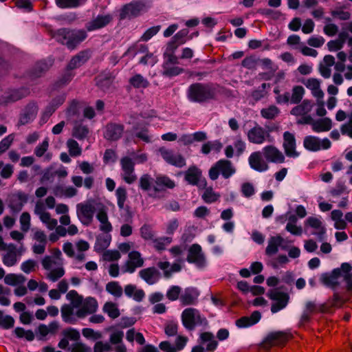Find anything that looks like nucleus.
Wrapping results in <instances>:
<instances>
[{
  "label": "nucleus",
  "mask_w": 352,
  "mask_h": 352,
  "mask_svg": "<svg viewBox=\"0 0 352 352\" xmlns=\"http://www.w3.org/2000/svg\"><path fill=\"white\" fill-rule=\"evenodd\" d=\"M66 298L70 303L62 306L60 309L62 319L67 323L75 324L78 319H81L77 315V313L80 311L82 296L79 295L75 290H71L67 294Z\"/></svg>",
  "instance_id": "obj_1"
},
{
  "label": "nucleus",
  "mask_w": 352,
  "mask_h": 352,
  "mask_svg": "<svg viewBox=\"0 0 352 352\" xmlns=\"http://www.w3.org/2000/svg\"><path fill=\"white\" fill-rule=\"evenodd\" d=\"M351 266L350 264L343 263L340 268L335 269L331 274H324L321 276V282L328 286L338 284L341 280L348 284H352Z\"/></svg>",
  "instance_id": "obj_2"
},
{
  "label": "nucleus",
  "mask_w": 352,
  "mask_h": 352,
  "mask_svg": "<svg viewBox=\"0 0 352 352\" xmlns=\"http://www.w3.org/2000/svg\"><path fill=\"white\" fill-rule=\"evenodd\" d=\"M181 319L183 326L188 330H193L196 327H205L208 324L206 317L195 308H186L182 314Z\"/></svg>",
  "instance_id": "obj_3"
},
{
  "label": "nucleus",
  "mask_w": 352,
  "mask_h": 352,
  "mask_svg": "<svg viewBox=\"0 0 352 352\" xmlns=\"http://www.w3.org/2000/svg\"><path fill=\"white\" fill-rule=\"evenodd\" d=\"M173 48L169 44L164 52V62L163 64V74L167 76H175L183 72V69L177 66V58L173 54Z\"/></svg>",
  "instance_id": "obj_4"
},
{
  "label": "nucleus",
  "mask_w": 352,
  "mask_h": 352,
  "mask_svg": "<svg viewBox=\"0 0 352 352\" xmlns=\"http://www.w3.org/2000/svg\"><path fill=\"white\" fill-rule=\"evenodd\" d=\"M235 172V168L230 161L221 160L211 167L209 170V177L211 179L215 180L221 173L222 176L227 179L233 175Z\"/></svg>",
  "instance_id": "obj_5"
},
{
  "label": "nucleus",
  "mask_w": 352,
  "mask_h": 352,
  "mask_svg": "<svg viewBox=\"0 0 352 352\" xmlns=\"http://www.w3.org/2000/svg\"><path fill=\"white\" fill-rule=\"evenodd\" d=\"M41 263L43 268L47 270L46 277L52 282L56 281L65 274L62 265L54 261L50 256H45Z\"/></svg>",
  "instance_id": "obj_6"
},
{
  "label": "nucleus",
  "mask_w": 352,
  "mask_h": 352,
  "mask_svg": "<svg viewBox=\"0 0 352 352\" xmlns=\"http://www.w3.org/2000/svg\"><path fill=\"white\" fill-rule=\"evenodd\" d=\"M144 263L142 254L138 250L129 252L127 259L121 268L122 273L133 274L138 268L142 267Z\"/></svg>",
  "instance_id": "obj_7"
},
{
  "label": "nucleus",
  "mask_w": 352,
  "mask_h": 352,
  "mask_svg": "<svg viewBox=\"0 0 352 352\" xmlns=\"http://www.w3.org/2000/svg\"><path fill=\"white\" fill-rule=\"evenodd\" d=\"M95 205L92 201H88L76 205V214L79 221L85 226H89L93 221Z\"/></svg>",
  "instance_id": "obj_8"
},
{
  "label": "nucleus",
  "mask_w": 352,
  "mask_h": 352,
  "mask_svg": "<svg viewBox=\"0 0 352 352\" xmlns=\"http://www.w3.org/2000/svg\"><path fill=\"white\" fill-rule=\"evenodd\" d=\"M214 94L212 89L200 84L192 85L188 92V98L194 102H203L212 98Z\"/></svg>",
  "instance_id": "obj_9"
},
{
  "label": "nucleus",
  "mask_w": 352,
  "mask_h": 352,
  "mask_svg": "<svg viewBox=\"0 0 352 352\" xmlns=\"http://www.w3.org/2000/svg\"><path fill=\"white\" fill-rule=\"evenodd\" d=\"M305 229L310 234L322 240L326 234V228L320 218L310 217L305 221Z\"/></svg>",
  "instance_id": "obj_10"
},
{
  "label": "nucleus",
  "mask_w": 352,
  "mask_h": 352,
  "mask_svg": "<svg viewBox=\"0 0 352 352\" xmlns=\"http://www.w3.org/2000/svg\"><path fill=\"white\" fill-rule=\"evenodd\" d=\"M312 107L311 102L305 100L300 104L292 109L291 114L300 118L298 120V123L309 124L311 121V117L309 115V113L311 111Z\"/></svg>",
  "instance_id": "obj_11"
},
{
  "label": "nucleus",
  "mask_w": 352,
  "mask_h": 352,
  "mask_svg": "<svg viewBox=\"0 0 352 352\" xmlns=\"http://www.w3.org/2000/svg\"><path fill=\"white\" fill-rule=\"evenodd\" d=\"M304 147L310 151H318L328 149L331 143L328 138L320 139L314 135H307L303 140Z\"/></svg>",
  "instance_id": "obj_12"
},
{
  "label": "nucleus",
  "mask_w": 352,
  "mask_h": 352,
  "mask_svg": "<svg viewBox=\"0 0 352 352\" xmlns=\"http://www.w3.org/2000/svg\"><path fill=\"white\" fill-rule=\"evenodd\" d=\"M247 136L250 142L256 144H262L265 142L272 140L270 133L259 125H256L250 129Z\"/></svg>",
  "instance_id": "obj_13"
},
{
  "label": "nucleus",
  "mask_w": 352,
  "mask_h": 352,
  "mask_svg": "<svg viewBox=\"0 0 352 352\" xmlns=\"http://www.w3.org/2000/svg\"><path fill=\"white\" fill-rule=\"evenodd\" d=\"M268 296L273 301L271 307L272 313H276L284 309L288 303V295L286 293L280 292L276 289L270 291Z\"/></svg>",
  "instance_id": "obj_14"
},
{
  "label": "nucleus",
  "mask_w": 352,
  "mask_h": 352,
  "mask_svg": "<svg viewBox=\"0 0 352 352\" xmlns=\"http://www.w3.org/2000/svg\"><path fill=\"white\" fill-rule=\"evenodd\" d=\"M34 213L48 230H53L56 228L58 224L57 220L51 217L41 202L38 201L36 204Z\"/></svg>",
  "instance_id": "obj_15"
},
{
  "label": "nucleus",
  "mask_w": 352,
  "mask_h": 352,
  "mask_svg": "<svg viewBox=\"0 0 352 352\" xmlns=\"http://www.w3.org/2000/svg\"><path fill=\"white\" fill-rule=\"evenodd\" d=\"M158 151L168 164L179 168L186 165V160L182 155L175 153L172 150L166 148H160Z\"/></svg>",
  "instance_id": "obj_16"
},
{
  "label": "nucleus",
  "mask_w": 352,
  "mask_h": 352,
  "mask_svg": "<svg viewBox=\"0 0 352 352\" xmlns=\"http://www.w3.org/2000/svg\"><path fill=\"white\" fill-rule=\"evenodd\" d=\"M187 260L189 263H194L198 267H204L206 265V260L201 248L198 244H193L188 250Z\"/></svg>",
  "instance_id": "obj_17"
},
{
  "label": "nucleus",
  "mask_w": 352,
  "mask_h": 352,
  "mask_svg": "<svg viewBox=\"0 0 352 352\" xmlns=\"http://www.w3.org/2000/svg\"><path fill=\"white\" fill-rule=\"evenodd\" d=\"M148 7L143 2H135L124 6L120 11V17L135 16L147 10Z\"/></svg>",
  "instance_id": "obj_18"
},
{
  "label": "nucleus",
  "mask_w": 352,
  "mask_h": 352,
  "mask_svg": "<svg viewBox=\"0 0 352 352\" xmlns=\"http://www.w3.org/2000/svg\"><path fill=\"white\" fill-rule=\"evenodd\" d=\"M80 311L77 313V315L80 318H85L87 315L92 314L98 311V301L93 297L83 298L82 296V302L80 303Z\"/></svg>",
  "instance_id": "obj_19"
},
{
  "label": "nucleus",
  "mask_w": 352,
  "mask_h": 352,
  "mask_svg": "<svg viewBox=\"0 0 352 352\" xmlns=\"http://www.w3.org/2000/svg\"><path fill=\"white\" fill-rule=\"evenodd\" d=\"M122 177L127 184H132L136 180V175L134 173V166L131 159L128 156L121 160Z\"/></svg>",
  "instance_id": "obj_20"
},
{
  "label": "nucleus",
  "mask_w": 352,
  "mask_h": 352,
  "mask_svg": "<svg viewBox=\"0 0 352 352\" xmlns=\"http://www.w3.org/2000/svg\"><path fill=\"white\" fill-rule=\"evenodd\" d=\"M248 162L251 168L258 172H264L269 168L267 162L259 151L251 153L248 158Z\"/></svg>",
  "instance_id": "obj_21"
},
{
  "label": "nucleus",
  "mask_w": 352,
  "mask_h": 352,
  "mask_svg": "<svg viewBox=\"0 0 352 352\" xmlns=\"http://www.w3.org/2000/svg\"><path fill=\"white\" fill-rule=\"evenodd\" d=\"M303 84L317 100L323 99L324 94L321 89L320 80L316 78H309L303 81Z\"/></svg>",
  "instance_id": "obj_22"
},
{
  "label": "nucleus",
  "mask_w": 352,
  "mask_h": 352,
  "mask_svg": "<svg viewBox=\"0 0 352 352\" xmlns=\"http://www.w3.org/2000/svg\"><path fill=\"white\" fill-rule=\"evenodd\" d=\"M283 147L286 155L291 157H297L299 153L296 150V140L293 134L285 132L283 135Z\"/></svg>",
  "instance_id": "obj_23"
},
{
  "label": "nucleus",
  "mask_w": 352,
  "mask_h": 352,
  "mask_svg": "<svg viewBox=\"0 0 352 352\" xmlns=\"http://www.w3.org/2000/svg\"><path fill=\"white\" fill-rule=\"evenodd\" d=\"M245 143L241 138H236L233 145H228L225 148V155L228 158L239 156L245 151Z\"/></svg>",
  "instance_id": "obj_24"
},
{
  "label": "nucleus",
  "mask_w": 352,
  "mask_h": 352,
  "mask_svg": "<svg viewBox=\"0 0 352 352\" xmlns=\"http://www.w3.org/2000/svg\"><path fill=\"white\" fill-rule=\"evenodd\" d=\"M199 296V291L195 287H190L182 292L179 300L183 305H194Z\"/></svg>",
  "instance_id": "obj_25"
},
{
  "label": "nucleus",
  "mask_w": 352,
  "mask_h": 352,
  "mask_svg": "<svg viewBox=\"0 0 352 352\" xmlns=\"http://www.w3.org/2000/svg\"><path fill=\"white\" fill-rule=\"evenodd\" d=\"M265 157L269 162L274 163H283L285 160L283 154L276 147L272 146H265L263 149Z\"/></svg>",
  "instance_id": "obj_26"
},
{
  "label": "nucleus",
  "mask_w": 352,
  "mask_h": 352,
  "mask_svg": "<svg viewBox=\"0 0 352 352\" xmlns=\"http://www.w3.org/2000/svg\"><path fill=\"white\" fill-rule=\"evenodd\" d=\"M261 318V313L255 311L250 316H244L238 319L235 324L238 328H248L258 323Z\"/></svg>",
  "instance_id": "obj_27"
},
{
  "label": "nucleus",
  "mask_w": 352,
  "mask_h": 352,
  "mask_svg": "<svg viewBox=\"0 0 352 352\" xmlns=\"http://www.w3.org/2000/svg\"><path fill=\"white\" fill-rule=\"evenodd\" d=\"M312 130L316 133H322L329 131L332 127V120L329 118H323L315 121H311Z\"/></svg>",
  "instance_id": "obj_28"
},
{
  "label": "nucleus",
  "mask_w": 352,
  "mask_h": 352,
  "mask_svg": "<svg viewBox=\"0 0 352 352\" xmlns=\"http://www.w3.org/2000/svg\"><path fill=\"white\" fill-rule=\"evenodd\" d=\"M159 268L164 272V276L168 278L173 273L178 272L182 269V261L170 264L168 261H161L157 264Z\"/></svg>",
  "instance_id": "obj_29"
},
{
  "label": "nucleus",
  "mask_w": 352,
  "mask_h": 352,
  "mask_svg": "<svg viewBox=\"0 0 352 352\" xmlns=\"http://www.w3.org/2000/svg\"><path fill=\"white\" fill-rule=\"evenodd\" d=\"M139 275L149 285L155 284L157 282L160 278L158 272L154 267H148L140 271Z\"/></svg>",
  "instance_id": "obj_30"
},
{
  "label": "nucleus",
  "mask_w": 352,
  "mask_h": 352,
  "mask_svg": "<svg viewBox=\"0 0 352 352\" xmlns=\"http://www.w3.org/2000/svg\"><path fill=\"white\" fill-rule=\"evenodd\" d=\"M8 249L9 251L3 256V263L5 265L11 267L17 263L21 253L24 251V250L21 248V253L19 254H17L16 252L14 251V245H8Z\"/></svg>",
  "instance_id": "obj_31"
},
{
  "label": "nucleus",
  "mask_w": 352,
  "mask_h": 352,
  "mask_svg": "<svg viewBox=\"0 0 352 352\" xmlns=\"http://www.w3.org/2000/svg\"><path fill=\"white\" fill-rule=\"evenodd\" d=\"M348 35L344 31L339 34L338 38L331 40L327 43V49L329 52H339L344 47Z\"/></svg>",
  "instance_id": "obj_32"
},
{
  "label": "nucleus",
  "mask_w": 352,
  "mask_h": 352,
  "mask_svg": "<svg viewBox=\"0 0 352 352\" xmlns=\"http://www.w3.org/2000/svg\"><path fill=\"white\" fill-rule=\"evenodd\" d=\"M124 293L126 296L137 302L142 301L145 296L144 292L142 289L131 284L126 285L124 287Z\"/></svg>",
  "instance_id": "obj_33"
},
{
  "label": "nucleus",
  "mask_w": 352,
  "mask_h": 352,
  "mask_svg": "<svg viewBox=\"0 0 352 352\" xmlns=\"http://www.w3.org/2000/svg\"><path fill=\"white\" fill-rule=\"evenodd\" d=\"M331 219L333 221V226L337 230H344L347 227L345 215L340 210H333L331 212Z\"/></svg>",
  "instance_id": "obj_34"
},
{
  "label": "nucleus",
  "mask_w": 352,
  "mask_h": 352,
  "mask_svg": "<svg viewBox=\"0 0 352 352\" xmlns=\"http://www.w3.org/2000/svg\"><path fill=\"white\" fill-rule=\"evenodd\" d=\"M199 342L206 345V350L212 351L217 346V342L215 340L212 333L210 332L201 333L199 336Z\"/></svg>",
  "instance_id": "obj_35"
},
{
  "label": "nucleus",
  "mask_w": 352,
  "mask_h": 352,
  "mask_svg": "<svg viewBox=\"0 0 352 352\" xmlns=\"http://www.w3.org/2000/svg\"><path fill=\"white\" fill-rule=\"evenodd\" d=\"M96 218L100 222V230L105 233H109L112 230V226L109 221L107 212L103 209H100L97 214Z\"/></svg>",
  "instance_id": "obj_36"
},
{
  "label": "nucleus",
  "mask_w": 352,
  "mask_h": 352,
  "mask_svg": "<svg viewBox=\"0 0 352 352\" xmlns=\"http://www.w3.org/2000/svg\"><path fill=\"white\" fill-rule=\"evenodd\" d=\"M283 239L280 236H272L269 239L265 252L268 255L275 254L282 245Z\"/></svg>",
  "instance_id": "obj_37"
},
{
  "label": "nucleus",
  "mask_w": 352,
  "mask_h": 352,
  "mask_svg": "<svg viewBox=\"0 0 352 352\" xmlns=\"http://www.w3.org/2000/svg\"><path fill=\"white\" fill-rule=\"evenodd\" d=\"M123 131V129L120 125L109 124L106 127L104 132V137L111 140H116L118 139Z\"/></svg>",
  "instance_id": "obj_38"
},
{
  "label": "nucleus",
  "mask_w": 352,
  "mask_h": 352,
  "mask_svg": "<svg viewBox=\"0 0 352 352\" xmlns=\"http://www.w3.org/2000/svg\"><path fill=\"white\" fill-rule=\"evenodd\" d=\"M201 176V172L197 168L192 166L188 168L185 173V179L190 184L195 185L197 184Z\"/></svg>",
  "instance_id": "obj_39"
},
{
  "label": "nucleus",
  "mask_w": 352,
  "mask_h": 352,
  "mask_svg": "<svg viewBox=\"0 0 352 352\" xmlns=\"http://www.w3.org/2000/svg\"><path fill=\"white\" fill-rule=\"evenodd\" d=\"M289 335L281 331H276L270 333L267 340L272 344H282L289 339Z\"/></svg>",
  "instance_id": "obj_40"
},
{
  "label": "nucleus",
  "mask_w": 352,
  "mask_h": 352,
  "mask_svg": "<svg viewBox=\"0 0 352 352\" xmlns=\"http://www.w3.org/2000/svg\"><path fill=\"white\" fill-rule=\"evenodd\" d=\"M25 281V277L21 274H8L4 277V283L10 286H18L23 285Z\"/></svg>",
  "instance_id": "obj_41"
},
{
  "label": "nucleus",
  "mask_w": 352,
  "mask_h": 352,
  "mask_svg": "<svg viewBox=\"0 0 352 352\" xmlns=\"http://www.w3.org/2000/svg\"><path fill=\"white\" fill-rule=\"evenodd\" d=\"M102 311L113 319L117 318L120 315L117 304L112 302H106L102 307Z\"/></svg>",
  "instance_id": "obj_42"
},
{
  "label": "nucleus",
  "mask_w": 352,
  "mask_h": 352,
  "mask_svg": "<svg viewBox=\"0 0 352 352\" xmlns=\"http://www.w3.org/2000/svg\"><path fill=\"white\" fill-rule=\"evenodd\" d=\"M37 113V108L35 105L28 107L21 116L19 122L21 124H25L34 120Z\"/></svg>",
  "instance_id": "obj_43"
},
{
  "label": "nucleus",
  "mask_w": 352,
  "mask_h": 352,
  "mask_svg": "<svg viewBox=\"0 0 352 352\" xmlns=\"http://www.w3.org/2000/svg\"><path fill=\"white\" fill-rule=\"evenodd\" d=\"M286 230L293 235L300 236L302 234V228L297 224V219L295 217H291L289 219L286 226Z\"/></svg>",
  "instance_id": "obj_44"
},
{
  "label": "nucleus",
  "mask_w": 352,
  "mask_h": 352,
  "mask_svg": "<svg viewBox=\"0 0 352 352\" xmlns=\"http://www.w3.org/2000/svg\"><path fill=\"white\" fill-rule=\"evenodd\" d=\"M126 338L130 342L135 341L138 344L141 345L144 344L145 342L143 335L136 331L134 329H131L126 332Z\"/></svg>",
  "instance_id": "obj_45"
},
{
  "label": "nucleus",
  "mask_w": 352,
  "mask_h": 352,
  "mask_svg": "<svg viewBox=\"0 0 352 352\" xmlns=\"http://www.w3.org/2000/svg\"><path fill=\"white\" fill-rule=\"evenodd\" d=\"M106 290L108 293L116 298H120L123 293L122 287L117 282H110L106 285Z\"/></svg>",
  "instance_id": "obj_46"
},
{
  "label": "nucleus",
  "mask_w": 352,
  "mask_h": 352,
  "mask_svg": "<svg viewBox=\"0 0 352 352\" xmlns=\"http://www.w3.org/2000/svg\"><path fill=\"white\" fill-rule=\"evenodd\" d=\"M305 94V90L302 86H294L292 91L291 103H298L302 99Z\"/></svg>",
  "instance_id": "obj_47"
},
{
  "label": "nucleus",
  "mask_w": 352,
  "mask_h": 352,
  "mask_svg": "<svg viewBox=\"0 0 352 352\" xmlns=\"http://www.w3.org/2000/svg\"><path fill=\"white\" fill-rule=\"evenodd\" d=\"M109 21L110 17L108 16H98L89 25L88 30H94L101 28L106 25Z\"/></svg>",
  "instance_id": "obj_48"
},
{
  "label": "nucleus",
  "mask_w": 352,
  "mask_h": 352,
  "mask_svg": "<svg viewBox=\"0 0 352 352\" xmlns=\"http://www.w3.org/2000/svg\"><path fill=\"white\" fill-rule=\"evenodd\" d=\"M276 94L275 99L278 104H288L291 103V96L289 92L281 94V90L279 87H276L274 89Z\"/></svg>",
  "instance_id": "obj_49"
},
{
  "label": "nucleus",
  "mask_w": 352,
  "mask_h": 352,
  "mask_svg": "<svg viewBox=\"0 0 352 352\" xmlns=\"http://www.w3.org/2000/svg\"><path fill=\"white\" fill-rule=\"evenodd\" d=\"M111 241V236L109 233H106L104 235H100L97 238L95 248L97 250H102L107 248Z\"/></svg>",
  "instance_id": "obj_50"
},
{
  "label": "nucleus",
  "mask_w": 352,
  "mask_h": 352,
  "mask_svg": "<svg viewBox=\"0 0 352 352\" xmlns=\"http://www.w3.org/2000/svg\"><path fill=\"white\" fill-rule=\"evenodd\" d=\"M336 57L338 61L335 65L336 70L340 72H343L345 70L346 71V67L345 66V61L347 58L346 53L344 51H339L336 54Z\"/></svg>",
  "instance_id": "obj_51"
},
{
  "label": "nucleus",
  "mask_w": 352,
  "mask_h": 352,
  "mask_svg": "<svg viewBox=\"0 0 352 352\" xmlns=\"http://www.w3.org/2000/svg\"><path fill=\"white\" fill-rule=\"evenodd\" d=\"M182 288L177 285L170 286L166 292V296L170 301H175L180 298Z\"/></svg>",
  "instance_id": "obj_52"
},
{
  "label": "nucleus",
  "mask_w": 352,
  "mask_h": 352,
  "mask_svg": "<svg viewBox=\"0 0 352 352\" xmlns=\"http://www.w3.org/2000/svg\"><path fill=\"white\" fill-rule=\"evenodd\" d=\"M130 83L136 88H145L148 85V80L140 74L133 76L130 79Z\"/></svg>",
  "instance_id": "obj_53"
},
{
  "label": "nucleus",
  "mask_w": 352,
  "mask_h": 352,
  "mask_svg": "<svg viewBox=\"0 0 352 352\" xmlns=\"http://www.w3.org/2000/svg\"><path fill=\"white\" fill-rule=\"evenodd\" d=\"M140 233L141 237L145 241H153L155 237V233L152 228L147 224L143 225L140 228Z\"/></svg>",
  "instance_id": "obj_54"
},
{
  "label": "nucleus",
  "mask_w": 352,
  "mask_h": 352,
  "mask_svg": "<svg viewBox=\"0 0 352 352\" xmlns=\"http://www.w3.org/2000/svg\"><path fill=\"white\" fill-rule=\"evenodd\" d=\"M222 147L221 144L218 141L208 142L204 144L201 147V152L204 154H208L212 151H219Z\"/></svg>",
  "instance_id": "obj_55"
},
{
  "label": "nucleus",
  "mask_w": 352,
  "mask_h": 352,
  "mask_svg": "<svg viewBox=\"0 0 352 352\" xmlns=\"http://www.w3.org/2000/svg\"><path fill=\"white\" fill-rule=\"evenodd\" d=\"M261 116L266 119H273L279 113V109L274 105L264 108L261 111Z\"/></svg>",
  "instance_id": "obj_56"
},
{
  "label": "nucleus",
  "mask_w": 352,
  "mask_h": 352,
  "mask_svg": "<svg viewBox=\"0 0 352 352\" xmlns=\"http://www.w3.org/2000/svg\"><path fill=\"white\" fill-rule=\"evenodd\" d=\"M152 241L153 247L157 250L160 251L164 250L166 246H167L171 243L172 240L171 238L170 237H162L160 239H153Z\"/></svg>",
  "instance_id": "obj_57"
},
{
  "label": "nucleus",
  "mask_w": 352,
  "mask_h": 352,
  "mask_svg": "<svg viewBox=\"0 0 352 352\" xmlns=\"http://www.w3.org/2000/svg\"><path fill=\"white\" fill-rule=\"evenodd\" d=\"M220 195L214 192L211 188H206L202 194V198L206 203H212L217 201Z\"/></svg>",
  "instance_id": "obj_58"
},
{
  "label": "nucleus",
  "mask_w": 352,
  "mask_h": 352,
  "mask_svg": "<svg viewBox=\"0 0 352 352\" xmlns=\"http://www.w3.org/2000/svg\"><path fill=\"white\" fill-rule=\"evenodd\" d=\"M186 251V246L184 245H180L175 246L170 250L172 256L177 259V262L182 261V265L184 263V259L182 256L184 252Z\"/></svg>",
  "instance_id": "obj_59"
},
{
  "label": "nucleus",
  "mask_w": 352,
  "mask_h": 352,
  "mask_svg": "<svg viewBox=\"0 0 352 352\" xmlns=\"http://www.w3.org/2000/svg\"><path fill=\"white\" fill-rule=\"evenodd\" d=\"M82 336L88 340H97L102 338L100 331H95L91 328H85L82 331Z\"/></svg>",
  "instance_id": "obj_60"
},
{
  "label": "nucleus",
  "mask_w": 352,
  "mask_h": 352,
  "mask_svg": "<svg viewBox=\"0 0 352 352\" xmlns=\"http://www.w3.org/2000/svg\"><path fill=\"white\" fill-rule=\"evenodd\" d=\"M131 159V161L135 164H143L147 160V155L145 153H142L141 151L133 152L131 153V157H129Z\"/></svg>",
  "instance_id": "obj_61"
},
{
  "label": "nucleus",
  "mask_w": 352,
  "mask_h": 352,
  "mask_svg": "<svg viewBox=\"0 0 352 352\" xmlns=\"http://www.w3.org/2000/svg\"><path fill=\"white\" fill-rule=\"evenodd\" d=\"M36 261L33 259H28L23 261L21 265V270L25 274H30L36 270Z\"/></svg>",
  "instance_id": "obj_62"
},
{
  "label": "nucleus",
  "mask_w": 352,
  "mask_h": 352,
  "mask_svg": "<svg viewBox=\"0 0 352 352\" xmlns=\"http://www.w3.org/2000/svg\"><path fill=\"white\" fill-rule=\"evenodd\" d=\"M103 259L107 261H116L121 258L119 250H109L104 252Z\"/></svg>",
  "instance_id": "obj_63"
},
{
  "label": "nucleus",
  "mask_w": 352,
  "mask_h": 352,
  "mask_svg": "<svg viewBox=\"0 0 352 352\" xmlns=\"http://www.w3.org/2000/svg\"><path fill=\"white\" fill-rule=\"evenodd\" d=\"M116 198H117V202H118V207L121 209L123 208L124 206V203L126 199V191L125 188L119 187L116 190Z\"/></svg>",
  "instance_id": "obj_64"
}]
</instances>
